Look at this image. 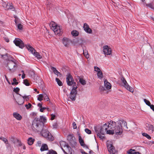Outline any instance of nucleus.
<instances>
[{
	"label": "nucleus",
	"mask_w": 154,
	"mask_h": 154,
	"mask_svg": "<svg viewBox=\"0 0 154 154\" xmlns=\"http://www.w3.org/2000/svg\"><path fill=\"white\" fill-rule=\"evenodd\" d=\"M109 129L111 130H108L107 131L106 133L109 134H113L114 133L116 134H121V129L118 126H116V122L113 121H110Z\"/></svg>",
	"instance_id": "1"
},
{
	"label": "nucleus",
	"mask_w": 154,
	"mask_h": 154,
	"mask_svg": "<svg viewBox=\"0 0 154 154\" xmlns=\"http://www.w3.org/2000/svg\"><path fill=\"white\" fill-rule=\"evenodd\" d=\"M44 127V123L41 122L38 118H35L33 120L32 128L35 132H38L42 130Z\"/></svg>",
	"instance_id": "2"
},
{
	"label": "nucleus",
	"mask_w": 154,
	"mask_h": 154,
	"mask_svg": "<svg viewBox=\"0 0 154 154\" xmlns=\"http://www.w3.org/2000/svg\"><path fill=\"white\" fill-rule=\"evenodd\" d=\"M51 29H52L55 34L59 35H61L62 33L63 30L60 29V26H58L54 22L52 21L50 24Z\"/></svg>",
	"instance_id": "3"
},
{
	"label": "nucleus",
	"mask_w": 154,
	"mask_h": 154,
	"mask_svg": "<svg viewBox=\"0 0 154 154\" xmlns=\"http://www.w3.org/2000/svg\"><path fill=\"white\" fill-rule=\"evenodd\" d=\"M42 130L41 134L42 136L50 141H52L54 140V137L48 129L43 128Z\"/></svg>",
	"instance_id": "4"
},
{
	"label": "nucleus",
	"mask_w": 154,
	"mask_h": 154,
	"mask_svg": "<svg viewBox=\"0 0 154 154\" xmlns=\"http://www.w3.org/2000/svg\"><path fill=\"white\" fill-rule=\"evenodd\" d=\"M66 82L69 86H72V88L77 87L76 83L74 81L72 76L69 73H68L66 75Z\"/></svg>",
	"instance_id": "5"
},
{
	"label": "nucleus",
	"mask_w": 154,
	"mask_h": 154,
	"mask_svg": "<svg viewBox=\"0 0 154 154\" xmlns=\"http://www.w3.org/2000/svg\"><path fill=\"white\" fill-rule=\"evenodd\" d=\"M116 126L119 127L120 129H121V134L122 132V125H123L125 129H128V127L127 125V122L126 121L123 120H120L116 122Z\"/></svg>",
	"instance_id": "6"
},
{
	"label": "nucleus",
	"mask_w": 154,
	"mask_h": 154,
	"mask_svg": "<svg viewBox=\"0 0 154 154\" xmlns=\"http://www.w3.org/2000/svg\"><path fill=\"white\" fill-rule=\"evenodd\" d=\"M110 124V121L108 123H106L102 126H100V133L101 134L104 135L106 131L107 132L108 128H109Z\"/></svg>",
	"instance_id": "7"
},
{
	"label": "nucleus",
	"mask_w": 154,
	"mask_h": 154,
	"mask_svg": "<svg viewBox=\"0 0 154 154\" xmlns=\"http://www.w3.org/2000/svg\"><path fill=\"white\" fill-rule=\"evenodd\" d=\"M121 80L125 88L131 92H133L134 89L128 85L125 78L123 77H121Z\"/></svg>",
	"instance_id": "8"
},
{
	"label": "nucleus",
	"mask_w": 154,
	"mask_h": 154,
	"mask_svg": "<svg viewBox=\"0 0 154 154\" xmlns=\"http://www.w3.org/2000/svg\"><path fill=\"white\" fill-rule=\"evenodd\" d=\"M7 66L10 72H14L15 71L14 68L16 66V65L13 60H9Z\"/></svg>",
	"instance_id": "9"
},
{
	"label": "nucleus",
	"mask_w": 154,
	"mask_h": 154,
	"mask_svg": "<svg viewBox=\"0 0 154 154\" xmlns=\"http://www.w3.org/2000/svg\"><path fill=\"white\" fill-rule=\"evenodd\" d=\"M77 88V87H74V88H72L70 92L69 98L72 101H75V100L77 92L76 90Z\"/></svg>",
	"instance_id": "10"
},
{
	"label": "nucleus",
	"mask_w": 154,
	"mask_h": 154,
	"mask_svg": "<svg viewBox=\"0 0 154 154\" xmlns=\"http://www.w3.org/2000/svg\"><path fill=\"white\" fill-rule=\"evenodd\" d=\"M13 42L17 46L21 48H23L25 46L23 41L19 38H15Z\"/></svg>",
	"instance_id": "11"
},
{
	"label": "nucleus",
	"mask_w": 154,
	"mask_h": 154,
	"mask_svg": "<svg viewBox=\"0 0 154 154\" xmlns=\"http://www.w3.org/2000/svg\"><path fill=\"white\" fill-rule=\"evenodd\" d=\"M103 52L105 55H110L112 53V50L109 47L105 45L103 47Z\"/></svg>",
	"instance_id": "12"
},
{
	"label": "nucleus",
	"mask_w": 154,
	"mask_h": 154,
	"mask_svg": "<svg viewBox=\"0 0 154 154\" xmlns=\"http://www.w3.org/2000/svg\"><path fill=\"white\" fill-rule=\"evenodd\" d=\"M107 149L110 154H115L116 150L115 147L112 144H109L107 145Z\"/></svg>",
	"instance_id": "13"
},
{
	"label": "nucleus",
	"mask_w": 154,
	"mask_h": 154,
	"mask_svg": "<svg viewBox=\"0 0 154 154\" xmlns=\"http://www.w3.org/2000/svg\"><path fill=\"white\" fill-rule=\"evenodd\" d=\"M63 44L66 47H68L71 42L70 40L69 39L66 37L63 38L62 40Z\"/></svg>",
	"instance_id": "14"
},
{
	"label": "nucleus",
	"mask_w": 154,
	"mask_h": 154,
	"mask_svg": "<svg viewBox=\"0 0 154 154\" xmlns=\"http://www.w3.org/2000/svg\"><path fill=\"white\" fill-rule=\"evenodd\" d=\"M83 28L84 30L87 33L89 34L92 33V30L89 27L87 23L84 24Z\"/></svg>",
	"instance_id": "15"
},
{
	"label": "nucleus",
	"mask_w": 154,
	"mask_h": 154,
	"mask_svg": "<svg viewBox=\"0 0 154 154\" xmlns=\"http://www.w3.org/2000/svg\"><path fill=\"white\" fill-rule=\"evenodd\" d=\"M146 129L150 133H154V126L151 124H147L146 126Z\"/></svg>",
	"instance_id": "16"
},
{
	"label": "nucleus",
	"mask_w": 154,
	"mask_h": 154,
	"mask_svg": "<svg viewBox=\"0 0 154 154\" xmlns=\"http://www.w3.org/2000/svg\"><path fill=\"white\" fill-rule=\"evenodd\" d=\"M60 144L61 148L63 147H66V148L69 150L70 149H71V147H70L68 143H66L65 141H61L60 142Z\"/></svg>",
	"instance_id": "17"
},
{
	"label": "nucleus",
	"mask_w": 154,
	"mask_h": 154,
	"mask_svg": "<svg viewBox=\"0 0 154 154\" xmlns=\"http://www.w3.org/2000/svg\"><path fill=\"white\" fill-rule=\"evenodd\" d=\"M16 103L19 105H22L23 104L24 102V99L23 98V97H18L17 99V100H16Z\"/></svg>",
	"instance_id": "18"
},
{
	"label": "nucleus",
	"mask_w": 154,
	"mask_h": 154,
	"mask_svg": "<svg viewBox=\"0 0 154 154\" xmlns=\"http://www.w3.org/2000/svg\"><path fill=\"white\" fill-rule=\"evenodd\" d=\"M78 42L79 45L82 48L83 50H84V47L85 48V45L86 43L85 41L83 38H81L79 40Z\"/></svg>",
	"instance_id": "19"
},
{
	"label": "nucleus",
	"mask_w": 154,
	"mask_h": 154,
	"mask_svg": "<svg viewBox=\"0 0 154 154\" xmlns=\"http://www.w3.org/2000/svg\"><path fill=\"white\" fill-rule=\"evenodd\" d=\"M13 116L18 120H20L22 119V116L17 112H14L13 113Z\"/></svg>",
	"instance_id": "20"
},
{
	"label": "nucleus",
	"mask_w": 154,
	"mask_h": 154,
	"mask_svg": "<svg viewBox=\"0 0 154 154\" xmlns=\"http://www.w3.org/2000/svg\"><path fill=\"white\" fill-rule=\"evenodd\" d=\"M26 46L28 50L31 52L32 54H34V53H35V50L30 45H26Z\"/></svg>",
	"instance_id": "21"
},
{
	"label": "nucleus",
	"mask_w": 154,
	"mask_h": 154,
	"mask_svg": "<svg viewBox=\"0 0 154 154\" xmlns=\"http://www.w3.org/2000/svg\"><path fill=\"white\" fill-rule=\"evenodd\" d=\"M51 69L52 70L53 72L55 74L57 75V76L60 75H61V73L59 72L55 68L51 66Z\"/></svg>",
	"instance_id": "22"
},
{
	"label": "nucleus",
	"mask_w": 154,
	"mask_h": 154,
	"mask_svg": "<svg viewBox=\"0 0 154 154\" xmlns=\"http://www.w3.org/2000/svg\"><path fill=\"white\" fill-rule=\"evenodd\" d=\"M104 86L107 89H110L111 88L110 84L106 80L104 81Z\"/></svg>",
	"instance_id": "23"
},
{
	"label": "nucleus",
	"mask_w": 154,
	"mask_h": 154,
	"mask_svg": "<svg viewBox=\"0 0 154 154\" xmlns=\"http://www.w3.org/2000/svg\"><path fill=\"white\" fill-rule=\"evenodd\" d=\"M48 149L47 145L46 144H42L40 148V150L41 151H43L45 150H47Z\"/></svg>",
	"instance_id": "24"
},
{
	"label": "nucleus",
	"mask_w": 154,
	"mask_h": 154,
	"mask_svg": "<svg viewBox=\"0 0 154 154\" xmlns=\"http://www.w3.org/2000/svg\"><path fill=\"white\" fill-rule=\"evenodd\" d=\"M10 140L11 141L15 144H16L17 142H19V140L17 138H15L12 136L10 138Z\"/></svg>",
	"instance_id": "25"
},
{
	"label": "nucleus",
	"mask_w": 154,
	"mask_h": 154,
	"mask_svg": "<svg viewBox=\"0 0 154 154\" xmlns=\"http://www.w3.org/2000/svg\"><path fill=\"white\" fill-rule=\"evenodd\" d=\"M5 9L6 10L11 9L13 11H14L15 9V8H14V6L12 5V4H11L10 3H7V8H6Z\"/></svg>",
	"instance_id": "26"
},
{
	"label": "nucleus",
	"mask_w": 154,
	"mask_h": 154,
	"mask_svg": "<svg viewBox=\"0 0 154 154\" xmlns=\"http://www.w3.org/2000/svg\"><path fill=\"white\" fill-rule=\"evenodd\" d=\"M79 141L81 146H85L84 141L80 135L79 136Z\"/></svg>",
	"instance_id": "27"
},
{
	"label": "nucleus",
	"mask_w": 154,
	"mask_h": 154,
	"mask_svg": "<svg viewBox=\"0 0 154 154\" xmlns=\"http://www.w3.org/2000/svg\"><path fill=\"white\" fill-rule=\"evenodd\" d=\"M94 129L95 132L97 134H98L100 133V127L99 125L94 126Z\"/></svg>",
	"instance_id": "28"
},
{
	"label": "nucleus",
	"mask_w": 154,
	"mask_h": 154,
	"mask_svg": "<svg viewBox=\"0 0 154 154\" xmlns=\"http://www.w3.org/2000/svg\"><path fill=\"white\" fill-rule=\"evenodd\" d=\"M71 146L73 147H75L76 145V142L75 138L74 139L69 142Z\"/></svg>",
	"instance_id": "29"
},
{
	"label": "nucleus",
	"mask_w": 154,
	"mask_h": 154,
	"mask_svg": "<svg viewBox=\"0 0 154 154\" xmlns=\"http://www.w3.org/2000/svg\"><path fill=\"white\" fill-rule=\"evenodd\" d=\"M27 143L29 145H31L32 144L34 143V140L31 137H30L28 140Z\"/></svg>",
	"instance_id": "30"
},
{
	"label": "nucleus",
	"mask_w": 154,
	"mask_h": 154,
	"mask_svg": "<svg viewBox=\"0 0 154 154\" xmlns=\"http://www.w3.org/2000/svg\"><path fill=\"white\" fill-rule=\"evenodd\" d=\"M74 138H75L74 137L73 134H69L67 136V140L69 142L74 139Z\"/></svg>",
	"instance_id": "31"
},
{
	"label": "nucleus",
	"mask_w": 154,
	"mask_h": 154,
	"mask_svg": "<svg viewBox=\"0 0 154 154\" xmlns=\"http://www.w3.org/2000/svg\"><path fill=\"white\" fill-rule=\"evenodd\" d=\"M143 100L146 104L148 106H149L150 108L152 109V106L154 105H151V103L149 101L145 99H144Z\"/></svg>",
	"instance_id": "32"
},
{
	"label": "nucleus",
	"mask_w": 154,
	"mask_h": 154,
	"mask_svg": "<svg viewBox=\"0 0 154 154\" xmlns=\"http://www.w3.org/2000/svg\"><path fill=\"white\" fill-rule=\"evenodd\" d=\"M71 34L73 36L75 37L78 35L79 32L76 30H73L72 31Z\"/></svg>",
	"instance_id": "33"
},
{
	"label": "nucleus",
	"mask_w": 154,
	"mask_h": 154,
	"mask_svg": "<svg viewBox=\"0 0 154 154\" xmlns=\"http://www.w3.org/2000/svg\"><path fill=\"white\" fill-rule=\"evenodd\" d=\"M83 50V54L84 56L86 57V58H88L89 57V55L88 53V51H87L85 50L84 48V50Z\"/></svg>",
	"instance_id": "34"
},
{
	"label": "nucleus",
	"mask_w": 154,
	"mask_h": 154,
	"mask_svg": "<svg viewBox=\"0 0 154 154\" xmlns=\"http://www.w3.org/2000/svg\"><path fill=\"white\" fill-rule=\"evenodd\" d=\"M97 76L99 78L101 79L103 77V73L101 71H99L97 73Z\"/></svg>",
	"instance_id": "35"
},
{
	"label": "nucleus",
	"mask_w": 154,
	"mask_h": 154,
	"mask_svg": "<svg viewBox=\"0 0 154 154\" xmlns=\"http://www.w3.org/2000/svg\"><path fill=\"white\" fill-rule=\"evenodd\" d=\"M6 148L8 150H12V147L11 146V145L7 142V144H5Z\"/></svg>",
	"instance_id": "36"
},
{
	"label": "nucleus",
	"mask_w": 154,
	"mask_h": 154,
	"mask_svg": "<svg viewBox=\"0 0 154 154\" xmlns=\"http://www.w3.org/2000/svg\"><path fill=\"white\" fill-rule=\"evenodd\" d=\"M40 120L41 122H42L43 123L46 122V119L45 117H44L43 116H40V118L38 119Z\"/></svg>",
	"instance_id": "37"
},
{
	"label": "nucleus",
	"mask_w": 154,
	"mask_h": 154,
	"mask_svg": "<svg viewBox=\"0 0 154 154\" xmlns=\"http://www.w3.org/2000/svg\"><path fill=\"white\" fill-rule=\"evenodd\" d=\"M15 22L16 23V24L17 26V28L20 29L22 30L23 29V26L21 23H19L17 24V23L16 22V20H15Z\"/></svg>",
	"instance_id": "38"
},
{
	"label": "nucleus",
	"mask_w": 154,
	"mask_h": 154,
	"mask_svg": "<svg viewBox=\"0 0 154 154\" xmlns=\"http://www.w3.org/2000/svg\"><path fill=\"white\" fill-rule=\"evenodd\" d=\"M20 90V88L18 87H17L14 88L13 91L16 93L17 94L19 95L20 96H22V95L18 93Z\"/></svg>",
	"instance_id": "39"
},
{
	"label": "nucleus",
	"mask_w": 154,
	"mask_h": 154,
	"mask_svg": "<svg viewBox=\"0 0 154 154\" xmlns=\"http://www.w3.org/2000/svg\"><path fill=\"white\" fill-rule=\"evenodd\" d=\"M55 80L57 84L59 86H61L63 85V83L58 78H56Z\"/></svg>",
	"instance_id": "40"
},
{
	"label": "nucleus",
	"mask_w": 154,
	"mask_h": 154,
	"mask_svg": "<svg viewBox=\"0 0 154 154\" xmlns=\"http://www.w3.org/2000/svg\"><path fill=\"white\" fill-rule=\"evenodd\" d=\"M146 6L150 8H151L154 9V7L152 3H151L149 4H146Z\"/></svg>",
	"instance_id": "41"
},
{
	"label": "nucleus",
	"mask_w": 154,
	"mask_h": 154,
	"mask_svg": "<svg viewBox=\"0 0 154 154\" xmlns=\"http://www.w3.org/2000/svg\"><path fill=\"white\" fill-rule=\"evenodd\" d=\"M79 81L80 83L83 85H85L86 84V81L80 78Z\"/></svg>",
	"instance_id": "42"
},
{
	"label": "nucleus",
	"mask_w": 154,
	"mask_h": 154,
	"mask_svg": "<svg viewBox=\"0 0 154 154\" xmlns=\"http://www.w3.org/2000/svg\"><path fill=\"white\" fill-rule=\"evenodd\" d=\"M34 55L38 59H41L42 58V56L38 52H35V53H34Z\"/></svg>",
	"instance_id": "43"
},
{
	"label": "nucleus",
	"mask_w": 154,
	"mask_h": 154,
	"mask_svg": "<svg viewBox=\"0 0 154 154\" xmlns=\"http://www.w3.org/2000/svg\"><path fill=\"white\" fill-rule=\"evenodd\" d=\"M44 96L42 94H40L38 95V100L41 101L43 100V98Z\"/></svg>",
	"instance_id": "44"
},
{
	"label": "nucleus",
	"mask_w": 154,
	"mask_h": 154,
	"mask_svg": "<svg viewBox=\"0 0 154 154\" xmlns=\"http://www.w3.org/2000/svg\"><path fill=\"white\" fill-rule=\"evenodd\" d=\"M46 154H57V152L53 150H50Z\"/></svg>",
	"instance_id": "45"
},
{
	"label": "nucleus",
	"mask_w": 154,
	"mask_h": 154,
	"mask_svg": "<svg viewBox=\"0 0 154 154\" xmlns=\"http://www.w3.org/2000/svg\"><path fill=\"white\" fill-rule=\"evenodd\" d=\"M142 135H143V136L146 137L149 140L151 138V137L146 133H143L142 134Z\"/></svg>",
	"instance_id": "46"
},
{
	"label": "nucleus",
	"mask_w": 154,
	"mask_h": 154,
	"mask_svg": "<svg viewBox=\"0 0 154 154\" xmlns=\"http://www.w3.org/2000/svg\"><path fill=\"white\" fill-rule=\"evenodd\" d=\"M23 83L27 86H28L30 85V84L29 82L27 79H25L23 80Z\"/></svg>",
	"instance_id": "47"
},
{
	"label": "nucleus",
	"mask_w": 154,
	"mask_h": 154,
	"mask_svg": "<svg viewBox=\"0 0 154 154\" xmlns=\"http://www.w3.org/2000/svg\"><path fill=\"white\" fill-rule=\"evenodd\" d=\"M30 96L25 95L24 96H22L21 97H23V98L24 99V100H25L27 101H28V100L29 99Z\"/></svg>",
	"instance_id": "48"
},
{
	"label": "nucleus",
	"mask_w": 154,
	"mask_h": 154,
	"mask_svg": "<svg viewBox=\"0 0 154 154\" xmlns=\"http://www.w3.org/2000/svg\"><path fill=\"white\" fill-rule=\"evenodd\" d=\"M43 98L45 100H46V101H48L49 100V98L47 95L46 94H45L44 95Z\"/></svg>",
	"instance_id": "49"
},
{
	"label": "nucleus",
	"mask_w": 154,
	"mask_h": 154,
	"mask_svg": "<svg viewBox=\"0 0 154 154\" xmlns=\"http://www.w3.org/2000/svg\"><path fill=\"white\" fill-rule=\"evenodd\" d=\"M100 134L101 133L98 134H97V137H99L100 139L103 140L105 138V137L104 136H101Z\"/></svg>",
	"instance_id": "50"
},
{
	"label": "nucleus",
	"mask_w": 154,
	"mask_h": 154,
	"mask_svg": "<svg viewBox=\"0 0 154 154\" xmlns=\"http://www.w3.org/2000/svg\"><path fill=\"white\" fill-rule=\"evenodd\" d=\"M135 151V150H132L131 149L129 150V151H128L127 153L129 154H133V153H134V152Z\"/></svg>",
	"instance_id": "51"
},
{
	"label": "nucleus",
	"mask_w": 154,
	"mask_h": 154,
	"mask_svg": "<svg viewBox=\"0 0 154 154\" xmlns=\"http://www.w3.org/2000/svg\"><path fill=\"white\" fill-rule=\"evenodd\" d=\"M85 132L88 134H91V131L88 128H86L85 129Z\"/></svg>",
	"instance_id": "52"
},
{
	"label": "nucleus",
	"mask_w": 154,
	"mask_h": 154,
	"mask_svg": "<svg viewBox=\"0 0 154 154\" xmlns=\"http://www.w3.org/2000/svg\"><path fill=\"white\" fill-rule=\"evenodd\" d=\"M7 3L5 2H3L2 3V6L5 9L7 8Z\"/></svg>",
	"instance_id": "53"
},
{
	"label": "nucleus",
	"mask_w": 154,
	"mask_h": 154,
	"mask_svg": "<svg viewBox=\"0 0 154 154\" xmlns=\"http://www.w3.org/2000/svg\"><path fill=\"white\" fill-rule=\"evenodd\" d=\"M32 106V104L30 103H29L28 104H26L25 106L27 109H29Z\"/></svg>",
	"instance_id": "54"
},
{
	"label": "nucleus",
	"mask_w": 154,
	"mask_h": 154,
	"mask_svg": "<svg viewBox=\"0 0 154 154\" xmlns=\"http://www.w3.org/2000/svg\"><path fill=\"white\" fill-rule=\"evenodd\" d=\"M1 140L3 141L5 144H7V142H8V140L6 138L4 137H2Z\"/></svg>",
	"instance_id": "55"
},
{
	"label": "nucleus",
	"mask_w": 154,
	"mask_h": 154,
	"mask_svg": "<svg viewBox=\"0 0 154 154\" xmlns=\"http://www.w3.org/2000/svg\"><path fill=\"white\" fill-rule=\"evenodd\" d=\"M99 89L101 91H103L105 90V88L102 86H100L99 87Z\"/></svg>",
	"instance_id": "56"
},
{
	"label": "nucleus",
	"mask_w": 154,
	"mask_h": 154,
	"mask_svg": "<svg viewBox=\"0 0 154 154\" xmlns=\"http://www.w3.org/2000/svg\"><path fill=\"white\" fill-rule=\"evenodd\" d=\"M94 70L97 72L101 71L99 67L97 66H94Z\"/></svg>",
	"instance_id": "57"
},
{
	"label": "nucleus",
	"mask_w": 154,
	"mask_h": 154,
	"mask_svg": "<svg viewBox=\"0 0 154 154\" xmlns=\"http://www.w3.org/2000/svg\"><path fill=\"white\" fill-rule=\"evenodd\" d=\"M42 144V142L41 141H38L37 142L36 144V146H40Z\"/></svg>",
	"instance_id": "58"
},
{
	"label": "nucleus",
	"mask_w": 154,
	"mask_h": 154,
	"mask_svg": "<svg viewBox=\"0 0 154 154\" xmlns=\"http://www.w3.org/2000/svg\"><path fill=\"white\" fill-rule=\"evenodd\" d=\"M72 125L73 128L74 129H75L77 128L76 124L75 122L72 123Z\"/></svg>",
	"instance_id": "59"
},
{
	"label": "nucleus",
	"mask_w": 154,
	"mask_h": 154,
	"mask_svg": "<svg viewBox=\"0 0 154 154\" xmlns=\"http://www.w3.org/2000/svg\"><path fill=\"white\" fill-rule=\"evenodd\" d=\"M46 108L45 107H42V106L41 107L39 110L40 112H43L44 110L46 109Z\"/></svg>",
	"instance_id": "60"
},
{
	"label": "nucleus",
	"mask_w": 154,
	"mask_h": 154,
	"mask_svg": "<svg viewBox=\"0 0 154 154\" xmlns=\"http://www.w3.org/2000/svg\"><path fill=\"white\" fill-rule=\"evenodd\" d=\"M53 128H57L58 127V125L56 123H55L53 125Z\"/></svg>",
	"instance_id": "61"
},
{
	"label": "nucleus",
	"mask_w": 154,
	"mask_h": 154,
	"mask_svg": "<svg viewBox=\"0 0 154 154\" xmlns=\"http://www.w3.org/2000/svg\"><path fill=\"white\" fill-rule=\"evenodd\" d=\"M51 120H53L54 119L55 117V116L54 114H52L51 115Z\"/></svg>",
	"instance_id": "62"
},
{
	"label": "nucleus",
	"mask_w": 154,
	"mask_h": 154,
	"mask_svg": "<svg viewBox=\"0 0 154 154\" xmlns=\"http://www.w3.org/2000/svg\"><path fill=\"white\" fill-rule=\"evenodd\" d=\"M38 106L41 108L42 106V104L40 103H38Z\"/></svg>",
	"instance_id": "63"
},
{
	"label": "nucleus",
	"mask_w": 154,
	"mask_h": 154,
	"mask_svg": "<svg viewBox=\"0 0 154 154\" xmlns=\"http://www.w3.org/2000/svg\"><path fill=\"white\" fill-rule=\"evenodd\" d=\"M133 154H141L139 152H135V151H134V153H133Z\"/></svg>",
	"instance_id": "64"
}]
</instances>
